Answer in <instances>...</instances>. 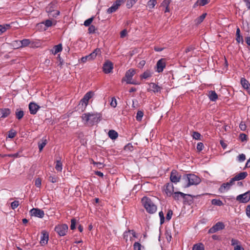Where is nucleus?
Here are the masks:
<instances>
[{
	"instance_id": "21",
	"label": "nucleus",
	"mask_w": 250,
	"mask_h": 250,
	"mask_svg": "<svg viewBox=\"0 0 250 250\" xmlns=\"http://www.w3.org/2000/svg\"><path fill=\"white\" fill-rule=\"evenodd\" d=\"M172 195L173 196V198L174 199V200L179 201L181 199L185 198L186 196L188 195L181 192H175Z\"/></svg>"
},
{
	"instance_id": "58",
	"label": "nucleus",
	"mask_w": 250,
	"mask_h": 250,
	"mask_svg": "<svg viewBox=\"0 0 250 250\" xmlns=\"http://www.w3.org/2000/svg\"><path fill=\"white\" fill-rule=\"evenodd\" d=\"M42 184V180L40 178H38L35 180V185L37 187L40 188Z\"/></svg>"
},
{
	"instance_id": "22",
	"label": "nucleus",
	"mask_w": 250,
	"mask_h": 250,
	"mask_svg": "<svg viewBox=\"0 0 250 250\" xmlns=\"http://www.w3.org/2000/svg\"><path fill=\"white\" fill-rule=\"evenodd\" d=\"M11 113V110L9 108L0 109V118H4L8 117Z\"/></svg>"
},
{
	"instance_id": "12",
	"label": "nucleus",
	"mask_w": 250,
	"mask_h": 250,
	"mask_svg": "<svg viewBox=\"0 0 250 250\" xmlns=\"http://www.w3.org/2000/svg\"><path fill=\"white\" fill-rule=\"evenodd\" d=\"M41 240L40 242V244L42 246H44L48 243L49 240V234L45 230H42L41 232Z\"/></svg>"
},
{
	"instance_id": "53",
	"label": "nucleus",
	"mask_w": 250,
	"mask_h": 250,
	"mask_svg": "<svg viewBox=\"0 0 250 250\" xmlns=\"http://www.w3.org/2000/svg\"><path fill=\"white\" fill-rule=\"evenodd\" d=\"M76 220L75 219H72L71 220L70 229L72 230L76 228Z\"/></svg>"
},
{
	"instance_id": "33",
	"label": "nucleus",
	"mask_w": 250,
	"mask_h": 250,
	"mask_svg": "<svg viewBox=\"0 0 250 250\" xmlns=\"http://www.w3.org/2000/svg\"><path fill=\"white\" fill-rule=\"evenodd\" d=\"M15 114H16V118L18 120H21L23 117V116L24 115V112L22 110H21V109L20 110L17 109Z\"/></svg>"
},
{
	"instance_id": "28",
	"label": "nucleus",
	"mask_w": 250,
	"mask_h": 250,
	"mask_svg": "<svg viewBox=\"0 0 250 250\" xmlns=\"http://www.w3.org/2000/svg\"><path fill=\"white\" fill-rule=\"evenodd\" d=\"M108 136L112 140H115L118 136V133L114 130H110L108 132Z\"/></svg>"
},
{
	"instance_id": "57",
	"label": "nucleus",
	"mask_w": 250,
	"mask_h": 250,
	"mask_svg": "<svg viewBox=\"0 0 250 250\" xmlns=\"http://www.w3.org/2000/svg\"><path fill=\"white\" fill-rule=\"evenodd\" d=\"M172 214V211L171 210H168L166 215V219L168 221L170 220L171 218Z\"/></svg>"
},
{
	"instance_id": "17",
	"label": "nucleus",
	"mask_w": 250,
	"mask_h": 250,
	"mask_svg": "<svg viewBox=\"0 0 250 250\" xmlns=\"http://www.w3.org/2000/svg\"><path fill=\"white\" fill-rule=\"evenodd\" d=\"M247 175L248 173L247 172H241L231 179V183L233 182L234 184L235 181L243 180L247 176Z\"/></svg>"
},
{
	"instance_id": "4",
	"label": "nucleus",
	"mask_w": 250,
	"mask_h": 250,
	"mask_svg": "<svg viewBox=\"0 0 250 250\" xmlns=\"http://www.w3.org/2000/svg\"><path fill=\"white\" fill-rule=\"evenodd\" d=\"M135 74V70L134 69H130L127 71L125 77L122 79V82L125 81L128 84H137V83L131 81L132 77Z\"/></svg>"
},
{
	"instance_id": "59",
	"label": "nucleus",
	"mask_w": 250,
	"mask_h": 250,
	"mask_svg": "<svg viewBox=\"0 0 250 250\" xmlns=\"http://www.w3.org/2000/svg\"><path fill=\"white\" fill-rule=\"evenodd\" d=\"M58 178L55 176H50L49 177V180L50 182L54 183L58 182Z\"/></svg>"
},
{
	"instance_id": "34",
	"label": "nucleus",
	"mask_w": 250,
	"mask_h": 250,
	"mask_svg": "<svg viewBox=\"0 0 250 250\" xmlns=\"http://www.w3.org/2000/svg\"><path fill=\"white\" fill-rule=\"evenodd\" d=\"M62 164L60 160H57L56 161V164L55 166V169L58 171H62Z\"/></svg>"
},
{
	"instance_id": "11",
	"label": "nucleus",
	"mask_w": 250,
	"mask_h": 250,
	"mask_svg": "<svg viewBox=\"0 0 250 250\" xmlns=\"http://www.w3.org/2000/svg\"><path fill=\"white\" fill-rule=\"evenodd\" d=\"M31 215L39 218H43L44 215V211L38 208H33L30 211Z\"/></svg>"
},
{
	"instance_id": "41",
	"label": "nucleus",
	"mask_w": 250,
	"mask_h": 250,
	"mask_svg": "<svg viewBox=\"0 0 250 250\" xmlns=\"http://www.w3.org/2000/svg\"><path fill=\"white\" fill-rule=\"evenodd\" d=\"M144 116V113L142 111L139 110L138 111L136 115V120L138 121H141L142 119V118Z\"/></svg>"
},
{
	"instance_id": "31",
	"label": "nucleus",
	"mask_w": 250,
	"mask_h": 250,
	"mask_svg": "<svg viewBox=\"0 0 250 250\" xmlns=\"http://www.w3.org/2000/svg\"><path fill=\"white\" fill-rule=\"evenodd\" d=\"M236 40L238 43H240V42H243V37L242 36L240 35V30L238 27L237 28L236 30Z\"/></svg>"
},
{
	"instance_id": "60",
	"label": "nucleus",
	"mask_w": 250,
	"mask_h": 250,
	"mask_svg": "<svg viewBox=\"0 0 250 250\" xmlns=\"http://www.w3.org/2000/svg\"><path fill=\"white\" fill-rule=\"evenodd\" d=\"M204 146L202 143H198L197 145V149L199 151H201L203 150Z\"/></svg>"
},
{
	"instance_id": "5",
	"label": "nucleus",
	"mask_w": 250,
	"mask_h": 250,
	"mask_svg": "<svg viewBox=\"0 0 250 250\" xmlns=\"http://www.w3.org/2000/svg\"><path fill=\"white\" fill-rule=\"evenodd\" d=\"M101 53V50L99 48H97L94 51L90 53L89 55L82 57L81 59V62L84 63L87 61H91L94 60L98 54Z\"/></svg>"
},
{
	"instance_id": "37",
	"label": "nucleus",
	"mask_w": 250,
	"mask_h": 250,
	"mask_svg": "<svg viewBox=\"0 0 250 250\" xmlns=\"http://www.w3.org/2000/svg\"><path fill=\"white\" fill-rule=\"evenodd\" d=\"M156 4L157 0H149L147 3V6L151 9L153 8Z\"/></svg>"
},
{
	"instance_id": "25",
	"label": "nucleus",
	"mask_w": 250,
	"mask_h": 250,
	"mask_svg": "<svg viewBox=\"0 0 250 250\" xmlns=\"http://www.w3.org/2000/svg\"><path fill=\"white\" fill-rule=\"evenodd\" d=\"M208 97L210 101L214 102L218 99V95L214 91H210L208 92Z\"/></svg>"
},
{
	"instance_id": "42",
	"label": "nucleus",
	"mask_w": 250,
	"mask_h": 250,
	"mask_svg": "<svg viewBox=\"0 0 250 250\" xmlns=\"http://www.w3.org/2000/svg\"><path fill=\"white\" fill-rule=\"evenodd\" d=\"M239 138L241 142L247 141L248 139L247 135L244 133H240Z\"/></svg>"
},
{
	"instance_id": "61",
	"label": "nucleus",
	"mask_w": 250,
	"mask_h": 250,
	"mask_svg": "<svg viewBox=\"0 0 250 250\" xmlns=\"http://www.w3.org/2000/svg\"><path fill=\"white\" fill-rule=\"evenodd\" d=\"M238 159L240 162H243L245 160L246 156H245V154H241L239 155V156H238Z\"/></svg>"
},
{
	"instance_id": "26",
	"label": "nucleus",
	"mask_w": 250,
	"mask_h": 250,
	"mask_svg": "<svg viewBox=\"0 0 250 250\" xmlns=\"http://www.w3.org/2000/svg\"><path fill=\"white\" fill-rule=\"evenodd\" d=\"M153 72L149 70H147L144 72V73L140 76L141 79H146L152 76Z\"/></svg>"
},
{
	"instance_id": "9",
	"label": "nucleus",
	"mask_w": 250,
	"mask_h": 250,
	"mask_svg": "<svg viewBox=\"0 0 250 250\" xmlns=\"http://www.w3.org/2000/svg\"><path fill=\"white\" fill-rule=\"evenodd\" d=\"M225 228V225L222 222H218L215 225L213 226L208 230L209 233H214L218 231L223 229Z\"/></svg>"
},
{
	"instance_id": "49",
	"label": "nucleus",
	"mask_w": 250,
	"mask_h": 250,
	"mask_svg": "<svg viewBox=\"0 0 250 250\" xmlns=\"http://www.w3.org/2000/svg\"><path fill=\"white\" fill-rule=\"evenodd\" d=\"M171 2V0H164L161 5L163 7H168Z\"/></svg>"
},
{
	"instance_id": "43",
	"label": "nucleus",
	"mask_w": 250,
	"mask_h": 250,
	"mask_svg": "<svg viewBox=\"0 0 250 250\" xmlns=\"http://www.w3.org/2000/svg\"><path fill=\"white\" fill-rule=\"evenodd\" d=\"M93 19H94V18L93 17H91V18L86 20V21H85L84 22V26H90L91 23L93 21Z\"/></svg>"
},
{
	"instance_id": "6",
	"label": "nucleus",
	"mask_w": 250,
	"mask_h": 250,
	"mask_svg": "<svg viewBox=\"0 0 250 250\" xmlns=\"http://www.w3.org/2000/svg\"><path fill=\"white\" fill-rule=\"evenodd\" d=\"M126 0H116L113 5L108 8L106 12L108 14H111L116 12L119 8V7L124 3Z\"/></svg>"
},
{
	"instance_id": "18",
	"label": "nucleus",
	"mask_w": 250,
	"mask_h": 250,
	"mask_svg": "<svg viewBox=\"0 0 250 250\" xmlns=\"http://www.w3.org/2000/svg\"><path fill=\"white\" fill-rule=\"evenodd\" d=\"M166 67V62L164 59L159 60L156 64L157 71L159 73L162 72Z\"/></svg>"
},
{
	"instance_id": "54",
	"label": "nucleus",
	"mask_w": 250,
	"mask_h": 250,
	"mask_svg": "<svg viewBox=\"0 0 250 250\" xmlns=\"http://www.w3.org/2000/svg\"><path fill=\"white\" fill-rule=\"evenodd\" d=\"M134 250H141V245L138 242H135L133 245Z\"/></svg>"
},
{
	"instance_id": "1",
	"label": "nucleus",
	"mask_w": 250,
	"mask_h": 250,
	"mask_svg": "<svg viewBox=\"0 0 250 250\" xmlns=\"http://www.w3.org/2000/svg\"><path fill=\"white\" fill-rule=\"evenodd\" d=\"M82 121L88 126H93L98 123L101 119L102 116L97 113H86L82 116Z\"/></svg>"
},
{
	"instance_id": "52",
	"label": "nucleus",
	"mask_w": 250,
	"mask_h": 250,
	"mask_svg": "<svg viewBox=\"0 0 250 250\" xmlns=\"http://www.w3.org/2000/svg\"><path fill=\"white\" fill-rule=\"evenodd\" d=\"M95 30H96V27L93 25H90L88 28V33L89 34H92V33H95Z\"/></svg>"
},
{
	"instance_id": "46",
	"label": "nucleus",
	"mask_w": 250,
	"mask_h": 250,
	"mask_svg": "<svg viewBox=\"0 0 250 250\" xmlns=\"http://www.w3.org/2000/svg\"><path fill=\"white\" fill-rule=\"evenodd\" d=\"M117 100L116 99H115V97H112L111 98V101L110 102V105L115 108L117 106Z\"/></svg>"
},
{
	"instance_id": "56",
	"label": "nucleus",
	"mask_w": 250,
	"mask_h": 250,
	"mask_svg": "<svg viewBox=\"0 0 250 250\" xmlns=\"http://www.w3.org/2000/svg\"><path fill=\"white\" fill-rule=\"evenodd\" d=\"M16 135V132L11 130L8 132V137L10 138H13Z\"/></svg>"
},
{
	"instance_id": "38",
	"label": "nucleus",
	"mask_w": 250,
	"mask_h": 250,
	"mask_svg": "<svg viewBox=\"0 0 250 250\" xmlns=\"http://www.w3.org/2000/svg\"><path fill=\"white\" fill-rule=\"evenodd\" d=\"M30 43V41L29 39H23L20 41V47H25L28 45Z\"/></svg>"
},
{
	"instance_id": "16",
	"label": "nucleus",
	"mask_w": 250,
	"mask_h": 250,
	"mask_svg": "<svg viewBox=\"0 0 250 250\" xmlns=\"http://www.w3.org/2000/svg\"><path fill=\"white\" fill-rule=\"evenodd\" d=\"M234 185L233 182L231 183V179L229 182L223 184L219 188V191L223 193L229 189L230 187Z\"/></svg>"
},
{
	"instance_id": "7",
	"label": "nucleus",
	"mask_w": 250,
	"mask_h": 250,
	"mask_svg": "<svg viewBox=\"0 0 250 250\" xmlns=\"http://www.w3.org/2000/svg\"><path fill=\"white\" fill-rule=\"evenodd\" d=\"M68 229V228L67 225L62 224L56 226L55 230L60 236H63L66 235Z\"/></svg>"
},
{
	"instance_id": "40",
	"label": "nucleus",
	"mask_w": 250,
	"mask_h": 250,
	"mask_svg": "<svg viewBox=\"0 0 250 250\" xmlns=\"http://www.w3.org/2000/svg\"><path fill=\"white\" fill-rule=\"evenodd\" d=\"M55 6V4L51 3L47 7H46V11L48 13V14H50L51 12H53Z\"/></svg>"
},
{
	"instance_id": "64",
	"label": "nucleus",
	"mask_w": 250,
	"mask_h": 250,
	"mask_svg": "<svg viewBox=\"0 0 250 250\" xmlns=\"http://www.w3.org/2000/svg\"><path fill=\"white\" fill-rule=\"evenodd\" d=\"M246 3L247 7L250 10V0H243Z\"/></svg>"
},
{
	"instance_id": "44",
	"label": "nucleus",
	"mask_w": 250,
	"mask_h": 250,
	"mask_svg": "<svg viewBox=\"0 0 250 250\" xmlns=\"http://www.w3.org/2000/svg\"><path fill=\"white\" fill-rule=\"evenodd\" d=\"M166 238L167 241L168 242H170L172 239L171 234L170 231H168L167 230L166 232Z\"/></svg>"
},
{
	"instance_id": "48",
	"label": "nucleus",
	"mask_w": 250,
	"mask_h": 250,
	"mask_svg": "<svg viewBox=\"0 0 250 250\" xmlns=\"http://www.w3.org/2000/svg\"><path fill=\"white\" fill-rule=\"evenodd\" d=\"M60 14V12L58 10H53V12H51L49 14L50 17H56Z\"/></svg>"
},
{
	"instance_id": "29",
	"label": "nucleus",
	"mask_w": 250,
	"mask_h": 250,
	"mask_svg": "<svg viewBox=\"0 0 250 250\" xmlns=\"http://www.w3.org/2000/svg\"><path fill=\"white\" fill-rule=\"evenodd\" d=\"M206 15H207L206 13H204L202 15H201L200 17H198L194 21L196 25H198V24H200L204 21V20L206 18Z\"/></svg>"
},
{
	"instance_id": "8",
	"label": "nucleus",
	"mask_w": 250,
	"mask_h": 250,
	"mask_svg": "<svg viewBox=\"0 0 250 250\" xmlns=\"http://www.w3.org/2000/svg\"><path fill=\"white\" fill-rule=\"evenodd\" d=\"M240 203H246L250 200V191H247L244 194L238 195L236 198Z\"/></svg>"
},
{
	"instance_id": "36",
	"label": "nucleus",
	"mask_w": 250,
	"mask_h": 250,
	"mask_svg": "<svg viewBox=\"0 0 250 250\" xmlns=\"http://www.w3.org/2000/svg\"><path fill=\"white\" fill-rule=\"evenodd\" d=\"M9 27V24L0 25V35L5 32Z\"/></svg>"
},
{
	"instance_id": "19",
	"label": "nucleus",
	"mask_w": 250,
	"mask_h": 250,
	"mask_svg": "<svg viewBox=\"0 0 250 250\" xmlns=\"http://www.w3.org/2000/svg\"><path fill=\"white\" fill-rule=\"evenodd\" d=\"M40 106L34 103H30L29 104L30 113L31 114H35L40 108Z\"/></svg>"
},
{
	"instance_id": "24",
	"label": "nucleus",
	"mask_w": 250,
	"mask_h": 250,
	"mask_svg": "<svg viewBox=\"0 0 250 250\" xmlns=\"http://www.w3.org/2000/svg\"><path fill=\"white\" fill-rule=\"evenodd\" d=\"M47 143V141L46 139L43 138L40 142H38V146L40 152H41L43 147L45 146V145Z\"/></svg>"
},
{
	"instance_id": "47",
	"label": "nucleus",
	"mask_w": 250,
	"mask_h": 250,
	"mask_svg": "<svg viewBox=\"0 0 250 250\" xmlns=\"http://www.w3.org/2000/svg\"><path fill=\"white\" fill-rule=\"evenodd\" d=\"M239 128L242 131H245L247 129V125L244 122L242 121L239 125Z\"/></svg>"
},
{
	"instance_id": "35",
	"label": "nucleus",
	"mask_w": 250,
	"mask_h": 250,
	"mask_svg": "<svg viewBox=\"0 0 250 250\" xmlns=\"http://www.w3.org/2000/svg\"><path fill=\"white\" fill-rule=\"evenodd\" d=\"M211 204L214 205L222 206L223 205L222 201L219 199H212L211 200Z\"/></svg>"
},
{
	"instance_id": "14",
	"label": "nucleus",
	"mask_w": 250,
	"mask_h": 250,
	"mask_svg": "<svg viewBox=\"0 0 250 250\" xmlns=\"http://www.w3.org/2000/svg\"><path fill=\"white\" fill-rule=\"evenodd\" d=\"M113 68V64L110 61H106L104 63L103 66V71L108 74L110 73Z\"/></svg>"
},
{
	"instance_id": "20",
	"label": "nucleus",
	"mask_w": 250,
	"mask_h": 250,
	"mask_svg": "<svg viewBox=\"0 0 250 250\" xmlns=\"http://www.w3.org/2000/svg\"><path fill=\"white\" fill-rule=\"evenodd\" d=\"M241 83L243 87L250 94V84L249 82L245 78H242L241 79Z\"/></svg>"
},
{
	"instance_id": "3",
	"label": "nucleus",
	"mask_w": 250,
	"mask_h": 250,
	"mask_svg": "<svg viewBox=\"0 0 250 250\" xmlns=\"http://www.w3.org/2000/svg\"><path fill=\"white\" fill-rule=\"evenodd\" d=\"M183 179L188 182L187 187L192 185H197L201 182L200 178L194 174H188L184 175Z\"/></svg>"
},
{
	"instance_id": "27",
	"label": "nucleus",
	"mask_w": 250,
	"mask_h": 250,
	"mask_svg": "<svg viewBox=\"0 0 250 250\" xmlns=\"http://www.w3.org/2000/svg\"><path fill=\"white\" fill-rule=\"evenodd\" d=\"M62 50V45L61 44H59L57 45H55L53 48L52 49V53L55 55L58 53L61 52Z\"/></svg>"
},
{
	"instance_id": "45",
	"label": "nucleus",
	"mask_w": 250,
	"mask_h": 250,
	"mask_svg": "<svg viewBox=\"0 0 250 250\" xmlns=\"http://www.w3.org/2000/svg\"><path fill=\"white\" fill-rule=\"evenodd\" d=\"M42 23L44 24L47 27H50L53 24L52 21L50 20H47L45 21L42 22Z\"/></svg>"
},
{
	"instance_id": "55",
	"label": "nucleus",
	"mask_w": 250,
	"mask_h": 250,
	"mask_svg": "<svg viewBox=\"0 0 250 250\" xmlns=\"http://www.w3.org/2000/svg\"><path fill=\"white\" fill-rule=\"evenodd\" d=\"M201 135L198 132H193L192 134V137L195 140H200Z\"/></svg>"
},
{
	"instance_id": "51",
	"label": "nucleus",
	"mask_w": 250,
	"mask_h": 250,
	"mask_svg": "<svg viewBox=\"0 0 250 250\" xmlns=\"http://www.w3.org/2000/svg\"><path fill=\"white\" fill-rule=\"evenodd\" d=\"M133 147V146L129 143L124 147V149L126 151H132Z\"/></svg>"
},
{
	"instance_id": "2",
	"label": "nucleus",
	"mask_w": 250,
	"mask_h": 250,
	"mask_svg": "<svg viewBox=\"0 0 250 250\" xmlns=\"http://www.w3.org/2000/svg\"><path fill=\"white\" fill-rule=\"evenodd\" d=\"M142 203L148 213L153 214L156 211L157 207L150 198L144 197Z\"/></svg>"
},
{
	"instance_id": "13",
	"label": "nucleus",
	"mask_w": 250,
	"mask_h": 250,
	"mask_svg": "<svg viewBox=\"0 0 250 250\" xmlns=\"http://www.w3.org/2000/svg\"><path fill=\"white\" fill-rule=\"evenodd\" d=\"M180 178L181 175L179 174L176 170H173L171 171L170 173V179L172 183H178V182H179Z\"/></svg>"
},
{
	"instance_id": "23",
	"label": "nucleus",
	"mask_w": 250,
	"mask_h": 250,
	"mask_svg": "<svg viewBox=\"0 0 250 250\" xmlns=\"http://www.w3.org/2000/svg\"><path fill=\"white\" fill-rule=\"evenodd\" d=\"M149 91H152L154 93L160 92L161 90V87L159 86L155 83H151L149 84Z\"/></svg>"
},
{
	"instance_id": "63",
	"label": "nucleus",
	"mask_w": 250,
	"mask_h": 250,
	"mask_svg": "<svg viewBox=\"0 0 250 250\" xmlns=\"http://www.w3.org/2000/svg\"><path fill=\"white\" fill-rule=\"evenodd\" d=\"M246 214L250 218V204L249 205L246 209Z\"/></svg>"
},
{
	"instance_id": "32",
	"label": "nucleus",
	"mask_w": 250,
	"mask_h": 250,
	"mask_svg": "<svg viewBox=\"0 0 250 250\" xmlns=\"http://www.w3.org/2000/svg\"><path fill=\"white\" fill-rule=\"evenodd\" d=\"M210 0H198L195 3L194 7H195L196 5H199L200 6H204L206 4L209 3Z\"/></svg>"
},
{
	"instance_id": "10",
	"label": "nucleus",
	"mask_w": 250,
	"mask_h": 250,
	"mask_svg": "<svg viewBox=\"0 0 250 250\" xmlns=\"http://www.w3.org/2000/svg\"><path fill=\"white\" fill-rule=\"evenodd\" d=\"M94 93L92 91L87 92L80 101V104H82L83 105L84 104L85 107L88 104L89 100L92 97Z\"/></svg>"
},
{
	"instance_id": "50",
	"label": "nucleus",
	"mask_w": 250,
	"mask_h": 250,
	"mask_svg": "<svg viewBox=\"0 0 250 250\" xmlns=\"http://www.w3.org/2000/svg\"><path fill=\"white\" fill-rule=\"evenodd\" d=\"M19 205V202L18 201H14L11 204V207L12 209H14L17 208Z\"/></svg>"
},
{
	"instance_id": "62",
	"label": "nucleus",
	"mask_w": 250,
	"mask_h": 250,
	"mask_svg": "<svg viewBox=\"0 0 250 250\" xmlns=\"http://www.w3.org/2000/svg\"><path fill=\"white\" fill-rule=\"evenodd\" d=\"M127 35V31L125 29L123 30L120 33V37L122 38H124Z\"/></svg>"
},
{
	"instance_id": "15",
	"label": "nucleus",
	"mask_w": 250,
	"mask_h": 250,
	"mask_svg": "<svg viewBox=\"0 0 250 250\" xmlns=\"http://www.w3.org/2000/svg\"><path fill=\"white\" fill-rule=\"evenodd\" d=\"M174 186L172 183H167L165 186V192L167 196H171L174 193Z\"/></svg>"
},
{
	"instance_id": "30",
	"label": "nucleus",
	"mask_w": 250,
	"mask_h": 250,
	"mask_svg": "<svg viewBox=\"0 0 250 250\" xmlns=\"http://www.w3.org/2000/svg\"><path fill=\"white\" fill-rule=\"evenodd\" d=\"M192 250H205L204 245L202 243L195 244L193 246Z\"/></svg>"
},
{
	"instance_id": "39",
	"label": "nucleus",
	"mask_w": 250,
	"mask_h": 250,
	"mask_svg": "<svg viewBox=\"0 0 250 250\" xmlns=\"http://www.w3.org/2000/svg\"><path fill=\"white\" fill-rule=\"evenodd\" d=\"M138 0H127L126 2V7L127 8H131Z\"/></svg>"
}]
</instances>
